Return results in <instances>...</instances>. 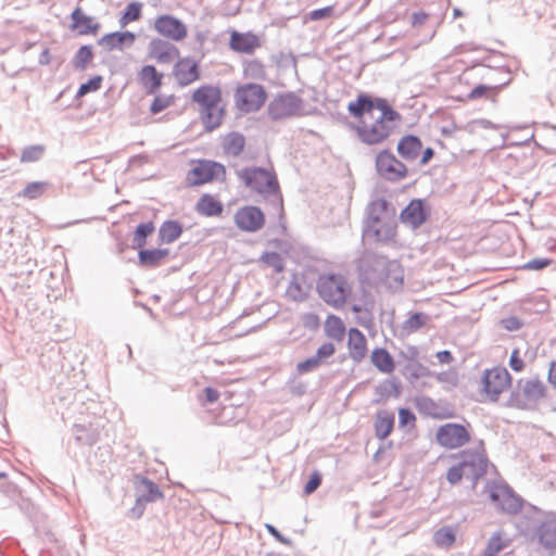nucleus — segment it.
Segmentation results:
<instances>
[{"label":"nucleus","mask_w":556,"mask_h":556,"mask_svg":"<svg viewBox=\"0 0 556 556\" xmlns=\"http://www.w3.org/2000/svg\"><path fill=\"white\" fill-rule=\"evenodd\" d=\"M204 394H205V401L207 403H215L219 399L218 391L213 389V388H211V387H207V388L204 389Z\"/></svg>","instance_id":"nucleus-57"},{"label":"nucleus","mask_w":556,"mask_h":556,"mask_svg":"<svg viewBox=\"0 0 556 556\" xmlns=\"http://www.w3.org/2000/svg\"><path fill=\"white\" fill-rule=\"evenodd\" d=\"M93 59V52L91 47L89 46H81L79 50L77 51L76 55L74 56L73 64L74 67L77 70H85L87 65L91 62Z\"/></svg>","instance_id":"nucleus-40"},{"label":"nucleus","mask_w":556,"mask_h":556,"mask_svg":"<svg viewBox=\"0 0 556 556\" xmlns=\"http://www.w3.org/2000/svg\"><path fill=\"white\" fill-rule=\"evenodd\" d=\"M547 389L539 378L520 379L511 391L507 404L518 409L531 408L546 396Z\"/></svg>","instance_id":"nucleus-7"},{"label":"nucleus","mask_w":556,"mask_h":556,"mask_svg":"<svg viewBox=\"0 0 556 556\" xmlns=\"http://www.w3.org/2000/svg\"><path fill=\"white\" fill-rule=\"evenodd\" d=\"M402 357L405 359L406 363L410 362H417L420 357L419 349L415 345H409L406 348L404 352H402Z\"/></svg>","instance_id":"nucleus-55"},{"label":"nucleus","mask_w":556,"mask_h":556,"mask_svg":"<svg viewBox=\"0 0 556 556\" xmlns=\"http://www.w3.org/2000/svg\"><path fill=\"white\" fill-rule=\"evenodd\" d=\"M485 491L490 501L504 514L516 515L523 507L522 500L515 492L503 483H488Z\"/></svg>","instance_id":"nucleus-10"},{"label":"nucleus","mask_w":556,"mask_h":556,"mask_svg":"<svg viewBox=\"0 0 556 556\" xmlns=\"http://www.w3.org/2000/svg\"><path fill=\"white\" fill-rule=\"evenodd\" d=\"M428 320L429 317L426 314L414 313L403 323V329L407 333L416 332L421 329Z\"/></svg>","instance_id":"nucleus-37"},{"label":"nucleus","mask_w":556,"mask_h":556,"mask_svg":"<svg viewBox=\"0 0 556 556\" xmlns=\"http://www.w3.org/2000/svg\"><path fill=\"white\" fill-rule=\"evenodd\" d=\"M266 529L267 531L275 538L277 539L279 542L283 543V544H289V541L287 539H285L280 532L271 525H266Z\"/></svg>","instance_id":"nucleus-59"},{"label":"nucleus","mask_w":556,"mask_h":556,"mask_svg":"<svg viewBox=\"0 0 556 556\" xmlns=\"http://www.w3.org/2000/svg\"><path fill=\"white\" fill-rule=\"evenodd\" d=\"M300 110V101L292 94H282L273 99L267 112L273 119H282L293 116Z\"/></svg>","instance_id":"nucleus-17"},{"label":"nucleus","mask_w":556,"mask_h":556,"mask_svg":"<svg viewBox=\"0 0 556 556\" xmlns=\"http://www.w3.org/2000/svg\"><path fill=\"white\" fill-rule=\"evenodd\" d=\"M375 433L379 440L388 438L394 427V415L387 410L378 412L375 420Z\"/></svg>","instance_id":"nucleus-29"},{"label":"nucleus","mask_w":556,"mask_h":556,"mask_svg":"<svg viewBox=\"0 0 556 556\" xmlns=\"http://www.w3.org/2000/svg\"><path fill=\"white\" fill-rule=\"evenodd\" d=\"M155 227L152 222L142 223L138 225L135 236L134 243L137 248H143L146 244L147 237L154 231Z\"/></svg>","instance_id":"nucleus-41"},{"label":"nucleus","mask_w":556,"mask_h":556,"mask_svg":"<svg viewBox=\"0 0 556 556\" xmlns=\"http://www.w3.org/2000/svg\"><path fill=\"white\" fill-rule=\"evenodd\" d=\"M511 382V375L503 366L484 369L477 381L480 401L497 402L502 394L509 390Z\"/></svg>","instance_id":"nucleus-6"},{"label":"nucleus","mask_w":556,"mask_h":556,"mask_svg":"<svg viewBox=\"0 0 556 556\" xmlns=\"http://www.w3.org/2000/svg\"><path fill=\"white\" fill-rule=\"evenodd\" d=\"M236 226L245 232H255L265 224L264 213L256 206L247 205L235 213Z\"/></svg>","instance_id":"nucleus-15"},{"label":"nucleus","mask_w":556,"mask_h":556,"mask_svg":"<svg viewBox=\"0 0 556 556\" xmlns=\"http://www.w3.org/2000/svg\"><path fill=\"white\" fill-rule=\"evenodd\" d=\"M540 545L548 551H556V513L549 514L535 531Z\"/></svg>","instance_id":"nucleus-22"},{"label":"nucleus","mask_w":556,"mask_h":556,"mask_svg":"<svg viewBox=\"0 0 556 556\" xmlns=\"http://www.w3.org/2000/svg\"><path fill=\"white\" fill-rule=\"evenodd\" d=\"M334 352V345L330 342H326L318 348L316 352V357H318L319 362L321 363L324 359H327L330 356H332Z\"/></svg>","instance_id":"nucleus-52"},{"label":"nucleus","mask_w":556,"mask_h":556,"mask_svg":"<svg viewBox=\"0 0 556 556\" xmlns=\"http://www.w3.org/2000/svg\"><path fill=\"white\" fill-rule=\"evenodd\" d=\"M73 28L77 29L80 35L96 34L100 25L92 17L87 16L80 9H76L72 13Z\"/></svg>","instance_id":"nucleus-28"},{"label":"nucleus","mask_w":556,"mask_h":556,"mask_svg":"<svg viewBox=\"0 0 556 556\" xmlns=\"http://www.w3.org/2000/svg\"><path fill=\"white\" fill-rule=\"evenodd\" d=\"M101 84H102V77L101 76H96V77L89 79L87 83L83 84L79 87V89L77 91V97L81 98V97L86 96L89 92L99 90L100 87H101Z\"/></svg>","instance_id":"nucleus-47"},{"label":"nucleus","mask_w":556,"mask_h":556,"mask_svg":"<svg viewBox=\"0 0 556 556\" xmlns=\"http://www.w3.org/2000/svg\"><path fill=\"white\" fill-rule=\"evenodd\" d=\"M262 262L271 267L276 273H281L285 269V264L281 255L277 252H266L261 257Z\"/></svg>","instance_id":"nucleus-44"},{"label":"nucleus","mask_w":556,"mask_h":556,"mask_svg":"<svg viewBox=\"0 0 556 556\" xmlns=\"http://www.w3.org/2000/svg\"><path fill=\"white\" fill-rule=\"evenodd\" d=\"M437 358L442 364H448L453 361V355L450 351H441L437 353Z\"/></svg>","instance_id":"nucleus-60"},{"label":"nucleus","mask_w":556,"mask_h":556,"mask_svg":"<svg viewBox=\"0 0 556 556\" xmlns=\"http://www.w3.org/2000/svg\"><path fill=\"white\" fill-rule=\"evenodd\" d=\"M316 291L325 303L342 308L351 296L352 286L342 274L324 273L316 280Z\"/></svg>","instance_id":"nucleus-5"},{"label":"nucleus","mask_w":556,"mask_h":556,"mask_svg":"<svg viewBox=\"0 0 556 556\" xmlns=\"http://www.w3.org/2000/svg\"><path fill=\"white\" fill-rule=\"evenodd\" d=\"M195 211L201 216L218 217L223 214L224 205L216 195L204 193L199 198Z\"/></svg>","instance_id":"nucleus-25"},{"label":"nucleus","mask_w":556,"mask_h":556,"mask_svg":"<svg viewBox=\"0 0 556 556\" xmlns=\"http://www.w3.org/2000/svg\"><path fill=\"white\" fill-rule=\"evenodd\" d=\"M370 361L383 374H392L395 369V362L392 355L383 348L374 349L370 354Z\"/></svg>","instance_id":"nucleus-27"},{"label":"nucleus","mask_w":556,"mask_h":556,"mask_svg":"<svg viewBox=\"0 0 556 556\" xmlns=\"http://www.w3.org/2000/svg\"><path fill=\"white\" fill-rule=\"evenodd\" d=\"M433 540L440 547H450L455 542V533L451 527H443L434 533Z\"/></svg>","instance_id":"nucleus-39"},{"label":"nucleus","mask_w":556,"mask_h":556,"mask_svg":"<svg viewBox=\"0 0 556 556\" xmlns=\"http://www.w3.org/2000/svg\"><path fill=\"white\" fill-rule=\"evenodd\" d=\"M150 493L152 494V498L162 496V493L153 483H150Z\"/></svg>","instance_id":"nucleus-62"},{"label":"nucleus","mask_w":556,"mask_h":556,"mask_svg":"<svg viewBox=\"0 0 556 556\" xmlns=\"http://www.w3.org/2000/svg\"><path fill=\"white\" fill-rule=\"evenodd\" d=\"M174 100H175L174 96H163V94L155 96L151 103V106H150L151 113L157 114V113L164 111L165 109L169 108L174 103Z\"/></svg>","instance_id":"nucleus-45"},{"label":"nucleus","mask_w":556,"mask_h":556,"mask_svg":"<svg viewBox=\"0 0 556 556\" xmlns=\"http://www.w3.org/2000/svg\"><path fill=\"white\" fill-rule=\"evenodd\" d=\"M182 233L181 225L176 220H167L163 223L159 230L161 243H172Z\"/></svg>","instance_id":"nucleus-34"},{"label":"nucleus","mask_w":556,"mask_h":556,"mask_svg":"<svg viewBox=\"0 0 556 556\" xmlns=\"http://www.w3.org/2000/svg\"><path fill=\"white\" fill-rule=\"evenodd\" d=\"M427 18V14H415L414 15V24H421Z\"/></svg>","instance_id":"nucleus-63"},{"label":"nucleus","mask_w":556,"mask_h":556,"mask_svg":"<svg viewBox=\"0 0 556 556\" xmlns=\"http://www.w3.org/2000/svg\"><path fill=\"white\" fill-rule=\"evenodd\" d=\"M378 173L386 179L397 181L406 177V166L389 151H381L376 159Z\"/></svg>","instance_id":"nucleus-14"},{"label":"nucleus","mask_w":556,"mask_h":556,"mask_svg":"<svg viewBox=\"0 0 556 556\" xmlns=\"http://www.w3.org/2000/svg\"><path fill=\"white\" fill-rule=\"evenodd\" d=\"M500 88L497 86L479 85L475 87L467 96L468 100L473 101L481 98L495 100Z\"/></svg>","instance_id":"nucleus-36"},{"label":"nucleus","mask_w":556,"mask_h":556,"mask_svg":"<svg viewBox=\"0 0 556 556\" xmlns=\"http://www.w3.org/2000/svg\"><path fill=\"white\" fill-rule=\"evenodd\" d=\"M141 15V4L139 2H130L127 7L126 11L122 15L119 20V24L122 27H125L131 22L139 20Z\"/></svg>","instance_id":"nucleus-42"},{"label":"nucleus","mask_w":556,"mask_h":556,"mask_svg":"<svg viewBox=\"0 0 556 556\" xmlns=\"http://www.w3.org/2000/svg\"><path fill=\"white\" fill-rule=\"evenodd\" d=\"M325 334L336 341H342L345 334V325L337 315H328L324 324Z\"/></svg>","instance_id":"nucleus-31"},{"label":"nucleus","mask_w":556,"mask_h":556,"mask_svg":"<svg viewBox=\"0 0 556 556\" xmlns=\"http://www.w3.org/2000/svg\"><path fill=\"white\" fill-rule=\"evenodd\" d=\"M433 156V150L431 148H427L424 152H422V156H421V164H427Z\"/></svg>","instance_id":"nucleus-61"},{"label":"nucleus","mask_w":556,"mask_h":556,"mask_svg":"<svg viewBox=\"0 0 556 556\" xmlns=\"http://www.w3.org/2000/svg\"><path fill=\"white\" fill-rule=\"evenodd\" d=\"M49 184L47 181L28 182L20 193V197L27 200H36L43 195Z\"/></svg>","instance_id":"nucleus-35"},{"label":"nucleus","mask_w":556,"mask_h":556,"mask_svg":"<svg viewBox=\"0 0 556 556\" xmlns=\"http://www.w3.org/2000/svg\"><path fill=\"white\" fill-rule=\"evenodd\" d=\"M422 143L419 138L408 135L404 136L397 144V152L399 154L407 160L413 161L415 160L419 153L421 152Z\"/></svg>","instance_id":"nucleus-26"},{"label":"nucleus","mask_w":556,"mask_h":556,"mask_svg":"<svg viewBox=\"0 0 556 556\" xmlns=\"http://www.w3.org/2000/svg\"><path fill=\"white\" fill-rule=\"evenodd\" d=\"M348 351L350 358L355 363H361L368 354L367 339L357 328L348 331Z\"/></svg>","instance_id":"nucleus-23"},{"label":"nucleus","mask_w":556,"mask_h":556,"mask_svg":"<svg viewBox=\"0 0 556 556\" xmlns=\"http://www.w3.org/2000/svg\"><path fill=\"white\" fill-rule=\"evenodd\" d=\"M244 184L257 193H275L279 185L274 172L264 168H245L239 173Z\"/></svg>","instance_id":"nucleus-12"},{"label":"nucleus","mask_w":556,"mask_h":556,"mask_svg":"<svg viewBox=\"0 0 556 556\" xmlns=\"http://www.w3.org/2000/svg\"><path fill=\"white\" fill-rule=\"evenodd\" d=\"M45 153V147L42 146H29L26 147L21 154V162L33 163L39 161Z\"/></svg>","instance_id":"nucleus-43"},{"label":"nucleus","mask_w":556,"mask_h":556,"mask_svg":"<svg viewBox=\"0 0 556 556\" xmlns=\"http://www.w3.org/2000/svg\"><path fill=\"white\" fill-rule=\"evenodd\" d=\"M229 47L236 52L252 54L261 47V40L256 35L251 33L232 31Z\"/></svg>","instance_id":"nucleus-24"},{"label":"nucleus","mask_w":556,"mask_h":556,"mask_svg":"<svg viewBox=\"0 0 556 556\" xmlns=\"http://www.w3.org/2000/svg\"><path fill=\"white\" fill-rule=\"evenodd\" d=\"M153 29L172 41H182L188 36V27L180 20L169 14L159 15L153 22Z\"/></svg>","instance_id":"nucleus-13"},{"label":"nucleus","mask_w":556,"mask_h":556,"mask_svg":"<svg viewBox=\"0 0 556 556\" xmlns=\"http://www.w3.org/2000/svg\"><path fill=\"white\" fill-rule=\"evenodd\" d=\"M394 216L395 212L389 207L387 200L378 199L370 202L365 218L363 237L371 238L381 243L392 241L396 236Z\"/></svg>","instance_id":"nucleus-3"},{"label":"nucleus","mask_w":556,"mask_h":556,"mask_svg":"<svg viewBox=\"0 0 556 556\" xmlns=\"http://www.w3.org/2000/svg\"><path fill=\"white\" fill-rule=\"evenodd\" d=\"M222 144L226 154L238 156L244 149L245 139L241 134L230 132L223 137Z\"/></svg>","instance_id":"nucleus-32"},{"label":"nucleus","mask_w":556,"mask_h":556,"mask_svg":"<svg viewBox=\"0 0 556 556\" xmlns=\"http://www.w3.org/2000/svg\"><path fill=\"white\" fill-rule=\"evenodd\" d=\"M405 371L415 379H419L430 375L429 369L419 361L406 363Z\"/></svg>","instance_id":"nucleus-46"},{"label":"nucleus","mask_w":556,"mask_h":556,"mask_svg":"<svg viewBox=\"0 0 556 556\" xmlns=\"http://www.w3.org/2000/svg\"><path fill=\"white\" fill-rule=\"evenodd\" d=\"M547 380H548L549 384L554 389H556V362L555 361L551 362V364H549Z\"/></svg>","instance_id":"nucleus-58"},{"label":"nucleus","mask_w":556,"mask_h":556,"mask_svg":"<svg viewBox=\"0 0 556 556\" xmlns=\"http://www.w3.org/2000/svg\"><path fill=\"white\" fill-rule=\"evenodd\" d=\"M137 39L135 33L131 31H114L102 36L98 40V45L101 46L105 51H124L125 49L131 48Z\"/></svg>","instance_id":"nucleus-20"},{"label":"nucleus","mask_w":556,"mask_h":556,"mask_svg":"<svg viewBox=\"0 0 556 556\" xmlns=\"http://www.w3.org/2000/svg\"><path fill=\"white\" fill-rule=\"evenodd\" d=\"M508 365L515 372H521L525 370L526 363H525V361L521 356L520 350L518 348L513 350L510 357H509Z\"/></svg>","instance_id":"nucleus-48"},{"label":"nucleus","mask_w":556,"mask_h":556,"mask_svg":"<svg viewBox=\"0 0 556 556\" xmlns=\"http://www.w3.org/2000/svg\"><path fill=\"white\" fill-rule=\"evenodd\" d=\"M191 100L198 106L199 117L206 131L217 129L226 115L220 87L202 85L193 90Z\"/></svg>","instance_id":"nucleus-2"},{"label":"nucleus","mask_w":556,"mask_h":556,"mask_svg":"<svg viewBox=\"0 0 556 556\" xmlns=\"http://www.w3.org/2000/svg\"><path fill=\"white\" fill-rule=\"evenodd\" d=\"M173 76L180 86H188L199 79V64L190 56L178 58L173 68Z\"/></svg>","instance_id":"nucleus-18"},{"label":"nucleus","mask_w":556,"mask_h":556,"mask_svg":"<svg viewBox=\"0 0 556 556\" xmlns=\"http://www.w3.org/2000/svg\"><path fill=\"white\" fill-rule=\"evenodd\" d=\"M320 365V362L316 355L298 364L296 369L299 374H306Z\"/></svg>","instance_id":"nucleus-49"},{"label":"nucleus","mask_w":556,"mask_h":556,"mask_svg":"<svg viewBox=\"0 0 556 556\" xmlns=\"http://www.w3.org/2000/svg\"><path fill=\"white\" fill-rule=\"evenodd\" d=\"M333 15V7L329 5L323 9L315 10L309 13L308 18L312 21H317L321 18L331 17Z\"/></svg>","instance_id":"nucleus-53"},{"label":"nucleus","mask_w":556,"mask_h":556,"mask_svg":"<svg viewBox=\"0 0 556 556\" xmlns=\"http://www.w3.org/2000/svg\"><path fill=\"white\" fill-rule=\"evenodd\" d=\"M521 321L515 316H509L501 320V326L508 331H516L520 329Z\"/></svg>","instance_id":"nucleus-54"},{"label":"nucleus","mask_w":556,"mask_h":556,"mask_svg":"<svg viewBox=\"0 0 556 556\" xmlns=\"http://www.w3.org/2000/svg\"><path fill=\"white\" fill-rule=\"evenodd\" d=\"M265 75V67L260 61H249L243 67V77L247 79H264Z\"/></svg>","instance_id":"nucleus-38"},{"label":"nucleus","mask_w":556,"mask_h":556,"mask_svg":"<svg viewBox=\"0 0 556 556\" xmlns=\"http://www.w3.org/2000/svg\"><path fill=\"white\" fill-rule=\"evenodd\" d=\"M511 544V539L502 531L492 534L483 551V556H497Z\"/></svg>","instance_id":"nucleus-30"},{"label":"nucleus","mask_w":556,"mask_h":556,"mask_svg":"<svg viewBox=\"0 0 556 556\" xmlns=\"http://www.w3.org/2000/svg\"><path fill=\"white\" fill-rule=\"evenodd\" d=\"M428 215L429 212L425 201L414 199L401 212V220L413 228H418L427 220Z\"/></svg>","instance_id":"nucleus-21"},{"label":"nucleus","mask_w":556,"mask_h":556,"mask_svg":"<svg viewBox=\"0 0 556 556\" xmlns=\"http://www.w3.org/2000/svg\"><path fill=\"white\" fill-rule=\"evenodd\" d=\"M321 483V475L318 471H314L304 486V493L306 495L315 492Z\"/></svg>","instance_id":"nucleus-51"},{"label":"nucleus","mask_w":556,"mask_h":556,"mask_svg":"<svg viewBox=\"0 0 556 556\" xmlns=\"http://www.w3.org/2000/svg\"><path fill=\"white\" fill-rule=\"evenodd\" d=\"M168 255L167 249L140 250L138 253L139 264L141 266L154 267Z\"/></svg>","instance_id":"nucleus-33"},{"label":"nucleus","mask_w":556,"mask_h":556,"mask_svg":"<svg viewBox=\"0 0 556 556\" xmlns=\"http://www.w3.org/2000/svg\"><path fill=\"white\" fill-rule=\"evenodd\" d=\"M552 263L548 258H534L526 264H523L520 268L525 270H541Z\"/></svg>","instance_id":"nucleus-50"},{"label":"nucleus","mask_w":556,"mask_h":556,"mask_svg":"<svg viewBox=\"0 0 556 556\" xmlns=\"http://www.w3.org/2000/svg\"><path fill=\"white\" fill-rule=\"evenodd\" d=\"M267 100V92L262 85L243 84L235 89V106L241 113H253L261 110Z\"/></svg>","instance_id":"nucleus-9"},{"label":"nucleus","mask_w":556,"mask_h":556,"mask_svg":"<svg viewBox=\"0 0 556 556\" xmlns=\"http://www.w3.org/2000/svg\"><path fill=\"white\" fill-rule=\"evenodd\" d=\"M471 439L470 425L448 422L438 428L435 441L447 450H456L466 445Z\"/></svg>","instance_id":"nucleus-11"},{"label":"nucleus","mask_w":556,"mask_h":556,"mask_svg":"<svg viewBox=\"0 0 556 556\" xmlns=\"http://www.w3.org/2000/svg\"><path fill=\"white\" fill-rule=\"evenodd\" d=\"M453 457H458L459 462L451 466L446 472V479L451 484H457L463 478H467L475 485L486 471L488 457L482 442L479 447L464 450Z\"/></svg>","instance_id":"nucleus-4"},{"label":"nucleus","mask_w":556,"mask_h":556,"mask_svg":"<svg viewBox=\"0 0 556 556\" xmlns=\"http://www.w3.org/2000/svg\"><path fill=\"white\" fill-rule=\"evenodd\" d=\"M226 167L212 160H193L187 173L186 181L189 187H198L213 181L226 179Z\"/></svg>","instance_id":"nucleus-8"},{"label":"nucleus","mask_w":556,"mask_h":556,"mask_svg":"<svg viewBox=\"0 0 556 556\" xmlns=\"http://www.w3.org/2000/svg\"><path fill=\"white\" fill-rule=\"evenodd\" d=\"M348 111L357 121V138L367 146L383 143L402 122V115L386 99H374L366 93L350 102Z\"/></svg>","instance_id":"nucleus-1"},{"label":"nucleus","mask_w":556,"mask_h":556,"mask_svg":"<svg viewBox=\"0 0 556 556\" xmlns=\"http://www.w3.org/2000/svg\"><path fill=\"white\" fill-rule=\"evenodd\" d=\"M164 74L154 65L146 64L137 73V80L148 94L156 93L163 86Z\"/></svg>","instance_id":"nucleus-19"},{"label":"nucleus","mask_w":556,"mask_h":556,"mask_svg":"<svg viewBox=\"0 0 556 556\" xmlns=\"http://www.w3.org/2000/svg\"><path fill=\"white\" fill-rule=\"evenodd\" d=\"M179 49L167 40L153 38L148 46V58L159 64H170L179 58Z\"/></svg>","instance_id":"nucleus-16"},{"label":"nucleus","mask_w":556,"mask_h":556,"mask_svg":"<svg viewBox=\"0 0 556 556\" xmlns=\"http://www.w3.org/2000/svg\"><path fill=\"white\" fill-rule=\"evenodd\" d=\"M399 419H400V425L401 426H406V425H414L415 420H416V417L415 415L407 408H401L399 410Z\"/></svg>","instance_id":"nucleus-56"}]
</instances>
